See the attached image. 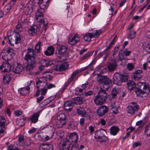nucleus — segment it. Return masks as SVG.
<instances>
[{"label": "nucleus", "instance_id": "nucleus-1", "mask_svg": "<svg viewBox=\"0 0 150 150\" xmlns=\"http://www.w3.org/2000/svg\"><path fill=\"white\" fill-rule=\"evenodd\" d=\"M99 84L103 85L104 89H101L93 99L94 103L96 105L103 104L107 99V94L105 90H107L111 86V80L107 77H102L98 80Z\"/></svg>", "mask_w": 150, "mask_h": 150}, {"label": "nucleus", "instance_id": "nucleus-2", "mask_svg": "<svg viewBox=\"0 0 150 150\" xmlns=\"http://www.w3.org/2000/svg\"><path fill=\"white\" fill-rule=\"evenodd\" d=\"M24 59L27 62L25 68L27 70H30L34 68L36 65V60L35 59L34 50L31 48L28 50L25 55Z\"/></svg>", "mask_w": 150, "mask_h": 150}, {"label": "nucleus", "instance_id": "nucleus-3", "mask_svg": "<svg viewBox=\"0 0 150 150\" xmlns=\"http://www.w3.org/2000/svg\"><path fill=\"white\" fill-rule=\"evenodd\" d=\"M150 91L148 83L144 82H139L136 86L135 92L137 96L143 98L148 95Z\"/></svg>", "mask_w": 150, "mask_h": 150}, {"label": "nucleus", "instance_id": "nucleus-4", "mask_svg": "<svg viewBox=\"0 0 150 150\" xmlns=\"http://www.w3.org/2000/svg\"><path fill=\"white\" fill-rule=\"evenodd\" d=\"M107 134V131L103 129H100L96 131L94 137L97 140L100 142H106L108 140V137L105 136Z\"/></svg>", "mask_w": 150, "mask_h": 150}, {"label": "nucleus", "instance_id": "nucleus-5", "mask_svg": "<svg viewBox=\"0 0 150 150\" xmlns=\"http://www.w3.org/2000/svg\"><path fill=\"white\" fill-rule=\"evenodd\" d=\"M68 47L65 46L61 45L59 46L56 51V54L58 57H60L62 58L61 59L62 60H64L66 59V57H64L67 56V50ZM61 61L62 60H58Z\"/></svg>", "mask_w": 150, "mask_h": 150}, {"label": "nucleus", "instance_id": "nucleus-6", "mask_svg": "<svg viewBox=\"0 0 150 150\" xmlns=\"http://www.w3.org/2000/svg\"><path fill=\"white\" fill-rule=\"evenodd\" d=\"M2 53V58L6 61L11 59L14 56L13 50L12 48L10 47L4 49Z\"/></svg>", "mask_w": 150, "mask_h": 150}, {"label": "nucleus", "instance_id": "nucleus-7", "mask_svg": "<svg viewBox=\"0 0 150 150\" xmlns=\"http://www.w3.org/2000/svg\"><path fill=\"white\" fill-rule=\"evenodd\" d=\"M66 116L63 113L58 115L55 119V124L57 127H61L65 125Z\"/></svg>", "mask_w": 150, "mask_h": 150}, {"label": "nucleus", "instance_id": "nucleus-8", "mask_svg": "<svg viewBox=\"0 0 150 150\" xmlns=\"http://www.w3.org/2000/svg\"><path fill=\"white\" fill-rule=\"evenodd\" d=\"M139 108V106L135 102H132L127 107V111L128 113L133 115L137 112Z\"/></svg>", "mask_w": 150, "mask_h": 150}, {"label": "nucleus", "instance_id": "nucleus-9", "mask_svg": "<svg viewBox=\"0 0 150 150\" xmlns=\"http://www.w3.org/2000/svg\"><path fill=\"white\" fill-rule=\"evenodd\" d=\"M59 148L61 150H69L70 148V143L66 139H63L59 143Z\"/></svg>", "mask_w": 150, "mask_h": 150}, {"label": "nucleus", "instance_id": "nucleus-10", "mask_svg": "<svg viewBox=\"0 0 150 150\" xmlns=\"http://www.w3.org/2000/svg\"><path fill=\"white\" fill-rule=\"evenodd\" d=\"M80 36L77 34H76L71 35L69 38L68 43L71 45H74L80 41Z\"/></svg>", "mask_w": 150, "mask_h": 150}, {"label": "nucleus", "instance_id": "nucleus-11", "mask_svg": "<svg viewBox=\"0 0 150 150\" xmlns=\"http://www.w3.org/2000/svg\"><path fill=\"white\" fill-rule=\"evenodd\" d=\"M32 1H30L26 5L24 9V12L26 15L30 14L35 8V6Z\"/></svg>", "mask_w": 150, "mask_h": 150}, {"label": "nucleus", "instance_id": "nucleus-12", "mask_svg": "<svg viewBox=\"0 0 150 150\" xmlns=\"http://www.w3.org/2000/svg\"><path fill=\"white\" fill-rule=\"evenodd\" d=\"M51 0H38V3L39 4V8L42 11H45V9L48 6L49 2Z\"/></svg>", "mask_w": 150, "mask_h": 150}, {"label": "nucleus", "instance_id": "nucleus-13", "mask_svg": "<svg viewBox=\"0 0 150 150\" xmlns=\"http://www.w3.org/2000/svg\"><path fill=\"white\" fill-rule=\"evenodd\" d=\"M37 85L36 88H38L40 87L43 88L46 86L47 84V81L46 79L44 78H38L36 81Z\"/></svg>", "mask_w": 150, "mask_h": 150}, {"label": "nucleus", "instance_id": "nucleus-14", "mask_svg": "<svg viewBox=\"0 0 150 150\" xmlns=\"http://www.w3.org/2000/svg\"><path fill=\"white\" fill-rule=\"evenodd\" d=\"M80 72L81 71L79 70H77L72 74L71 77L69 78L68 81L64 84V88H63V90L66 88L69 84L73 80L74 77L80 73Z\"/></svg>", "mask_w": 150, "mask_h": 150}, {"label": "nucleus", "instance_id": "nucleus-15", "mask_svg": "<svg viewBox=\"0 0 150 150\" xmlns=\"http://www.w3.org/2000/svg\"><path fill=\"white\" fill-rule=\"evenodd\" d=\"M11 66L8 62H4L0 66V71L2 72H8L10 71Z\"/></svg>", "mask_w": 150, "mask_h": 150}, {"label": "nucleus", "instance_id": "nucleus-16", "mask_svg": "<svg viewBox=\"0 0 150 150\" xmlns=\"http://www.w3.org/2000/svg\"><path fill=\"white\" fill-rule=\"evenodd\" d=\"M108 111V108L105 105L102 106L97 110V113L99 116H101L107 113Z\"/></svg>", "mask_w": 150, "mask_h": 150}, {"label": "nucleus", "instance_id": "nucleus-17", "mask_svg": "<svg viewBox=\"0 0 150 150\" xmlns=\"http://www.w3.org/2000/svg\"><path fill=\"white\" fill-rule=\"evenodd\" d=\"M6 121L5 118L3 117L0 116V134L3 133L6 129L5 124Z\"/></svg>", "mask_w": 150, "mask_h": 150}, {"label": "nucleus", "instance_id": "nucleus-18", "mask_svg": "<svg viewBox=\"0 0 150 150\" xmlns=\"http://www.w3.org/2000/svg\"><path fill=\"white\" fill-rule=\"evenodd\" d=\"M68 66V64L67 62H64L60 65H57L54 69L57 71H62L67 69Z\"/></svg>", "mask_w": 150, "mask_h": 150}, {"label": "nucleus", "instance_id": "nucleus-19", "mask_svg": "<svg viewBox=\"0 0 150 150\" xmlns=\"http://www.w3.org/2000/svg\"><path fill=\"white\" fill-rule=\"evenodd\" d=\"M78 137L79 136L76 132L71 133L69 135V141L70 142L76 143L78 140Z\"/></svg>", "mask_w": 150, "mask_h": 150}, {"label": "nucleus", "instance_id": "nucleus-20", "mask_svg": "<svg viewBox=\"0 0 150 150\" xmlns=\"http://www.w3.org/2000/svg\"><path fill=\"white\" fill-rule=\"evenodd\" d=\"M39 30V28L38 26L34 25L30 27L28 30V32L30 35H34L36 34L37 32Z\"/></svg>", "mask_w": 150, "mask_h": 150}, {"label": "nucleus", "instance_id": "nucleus-21", "mask_svg": "<svg viewBox=\"0 0 150 150\" xmlns=\"http://www.w3.org/2000/svg\"><path fill=\"white\" fill-rule=\"evenodd\" d=\"M53 146L50 144H43L39 147V150H53Z\"/></svg>", "mask_w": 150, "mask_h": 150}, {"label": "nucleus", "instance_id": "nucleus-22", "mask_svg": "<svg viewBox=\"0 0 150 150\" xmlns=\"http://www.w3.org/2000/svg\"><path fill=\"white\" fill-rule=\"evenodd\" d=\"M35 19L38 23H42L43 26H46L47 25L48 21L46 19L44 18V16L35 17Z\"/></svg>", "mask_w": 150, "mask_h": 150}, {"label": "nucleus", "instance_id": "nucleus-23", "mask_svg": "<svg viewBox=\"0 0 150 150\" xmlns=\"http://www.w3.org/2000/svg\"><path fill=\"white\" fill-rule=\"evenodd\" d=\"M143 75L142 71L141 70H136L133 74V78L136 80L141 78Z\"/></svg>", "mask_w": 150, "mask_h": 150}, {"label": "nucleus", "instance_id": "nucleus-24", "mask_svg": "<svg viewBox=\"0 0 150 150\" xmlns=\"http://www.w3.org/2000/svg\"><path fill=\"white\" fill-rule=\"evenodd\" d=\"M117 66V64L116 61L115 60L109 63L107 68L109 71H112L115 69Z\"/></svg>", "mask_w": 150, "mask_h": 150}, {"label": "nucleus", "instance_id": "nucleus-25", "mask_svg": "<svg viewBox=\"0 0 150 150\" xmlns=\"http://www.w3.org/2000/svg\"><path fill=\"white\" fill-rule=\"evenodd\" d=\"M86 108L80 107L77 109L76 111L79 115L85 117L88 115V113L86 111Z\"/></svg>", "mask_w": 150, "mask_h": 150}, {"label": "nucleus", "instance_id": "nucleus-26", "mask_svg": "<svg viewBox=\"0 0 150 150\" xmlns=\"http://www.w3.org/2000/svg\"><path fill=\"white\" fill-rule=\"evenodd\" d=\"M40 114L38 112L33 114L29 118V120L34 123L37 122L38 121V118L39 117Z\"/></svg>", "mask_w": 150, "mask_h": 150}, {"label": "nucleus", "instance_id": "nucleus-27", "mask_svg": "<svg viewBox=\"0 0 150 150\" xmlns=\"http://www.w3.org/2000/svg\"><path fill=\"white\" fill-rule=\"evenodd\" d=\"M23 70V68L21 64H17V66L15 68L13 69V71L16 74H19L22 72Z\"/></svg>", "mask_w": 150, "mask_h": 150}, {"label": "nucleus", "instance_id": "nucleus-28", "mask_svg": "<svg viewBox=\"0 0 150 150\" xmlns=\"http://www.w3.org/2000/svg\"><path fill=\"white\" fill-rule=\"evenodd\" d=\"M52 71H51L47 70L42 73L43 77L44 78H46L49 79L50 80L52 79L53 77L51 76V74Z\"/></svg>", "mask_w": 150, "mask_h": 150}, {"label": "nucleus", "instance_id": "nucleus-29", "mask_svg": "<svg viewBox=\"0 0 150 150\" xmlns=\"http://www.w3.org/2000/svg\"><path fill=\"white\" fill-rule=\"evenodd\" d=\"M54 51L53 47L50 46L47 48V50L44 52V53L47 56H51L53 54Z\"/></svg>", "mask_w": 150, "mask_h": 150}, {"label": "nucleus", "instance_id": "nucleus-30", "mask_svg": "<svg viewBox=\"0 0 150 150\" xmlns=\"http://www.w3.org/2000/svg\"><path fill=\"white\" fill-rule=\"evenodd\" d=\"M83 100V98L81 97H75L72 100V103L73 104L80 105L81 104Z\"/></svg>", "mask_w": 150, "mask_h": 150}, {"label": "nucleus", "instance_id": "nucleus-31", "mask_svg": "<svg viewBox=\"0 0 150 150\" xmlns=\"http://www.w3.org/2000/svg\"><path fill=\"white\" fill-rule=\"evenodd\" d=\"M18 140L19 142L22 143V146L24 148L29 146V144L25 142V141L24 140V137L23 135H21L19 137Z\"/></svg>", "mask_w": 150, "mask_h": 150}, {"label": "nucleus", "instance_id": "nucleus-32", "mask_svg": "<svg viewBox=\"0 0 150 150\" xmlns=\"http://www.w3.org/2000/svg\"><path fill=\"white\" fill-rule=\"evenodd\" d=\"M113 83L117 85H120L121 82L119 74H114L113 77Z\"/></svg>", "mask_w": 150, "mask_h": 150}, {"label": "nucleus", "instance_id": "nucleus-33", "mask_svg": "<svg viewBox=\"0 0 150 150\" xmlns=\"http://www.w3.org/2000/svg\"><path fill=\"white\" fill-rule=\"evenodd\" d=\"M110 134L115 136L119 132V129L117 127L113 126L110 128Z\"/></svg>", "mask_w": 150, "mask_h": 150}, {"label": "nucleus", "instance_id": "nucleus-34", "mask_svg": "<svg viewBox=\"0 0 150 150\" xmlns=\"http://www.w3.org/2000/svg\"><path fill=\"white\" fill-rule=\"evenodd\" d=\"M11 79V75L9 74H6L3 78V83L5 84H8L9 82H10Z\"/></svg>", "mask_w": 150, "mask_h": 150}, {"label": "nucleus", "instance_id": "nucleus-35", "mask_svg": "<svg viewBox=\"0 0 150 150\" xmlns=\"http://www.w3.org/2000/svg\"><path fill=\"white\" fill-rule=\"evenodd\" d=\"M30 88L28 86L21 88L20 90V93L23 96L27 95L29 93Z\"/></svg>", "mask_w": 150, "mask_h": 150}, {"label": "nucleus", "instance_id": "nucleus-36", "mask_svg": "<svg viewBox=\"0 0 150 150\" xmlns=\"http://www.w3.org/2000/svg\"><path fill=\"white\" fill-rule=\"evenodd\" d=\"M15 40L11 41L12 42L11 43L12 44H14V43L17 44L18 43L21 41V37L18 33H16L15 36Z\"/></svg>", "mask_w": 150, "mask_h": 150}, {"label": "nucleus", "instance_id": "nucleus-37", "mask_svg": "<svg viewBox=\"0 0 150 150\" xmlns=\"http://www.w3.org/2000/svg\"><path fill=\"white\" fill-rule=\"evenodd\" d=\"M127 88L129 90H133L136 87V85L134 82L130 81L127 83Z\"/></svg>", "mask_w": 150, "mask_h": 150}, {"label": "nucleus", "instance_id": "nucleus-38", "mask_svg": "<svg viewBox=\"0 0 150 150\" xmlns=\"http://www.w3.org/2000/svg\"><path fill=\"white\" fill-rule=\"evenodd\" d=\"M55 98L54 96L52 97L49 98L48 99L44 100L41 103L42 105L45 106L50 103Z\"/></svg>", "mask_w": 150, "mask_h": 150}, {"label": "nucleus", "instance_id": "nucleus-39", "mask_svg": "<svg viewBox=\"0 0 150 150\" xmlns=\"http://www.w3.org/2000/svg\"><path fill=\"white\" fill-rule=\"evenodd\" d=\"M73 103L70 100L67 101L64 104V108L65 110H68V111H70L71 110V108H70Z\"/></svg>", "mask_w": 150, "mask_h": 150}, {"label": "nucleus", "instance_id": "nucleus-40", "mask_svg": "<svg viewBox=\"0 0 150 150\" xmlns=\"http://www.w3.org/2000/svg\"><path fill=\"white\" fill-rule=\"evenodd\" d=\"M93 38L91 33H86L83 36L84 40L86 41L89 42L91 41V38Z\"/></svg>", "mask_w": 150, "mask_h": 150}, {"label": "nucleus", "instance_id": "nucleus-41", "mask_svg": "<svg viewBox=\"0 0 150 150\" xmlns=\"http://www.w3.org/2000/svg\"><path fill=\"white\" fill-rule=\"evenodd\" d=\"M118 93V90L115 88L113 89L112 91L111 97L109 99L111 100L112 99L115 98V97L117 96Z\"/></svg>", "mask_w": 150, "mask_h": 150}, {"label": "nucleus", "instance_id": "nucleus-42", "mask_svg": "<svg viewBox=\"0 0 150 150\" xmlns=\"http://www.w3.org/2000/svg\"><path fill=\"white\" fill-rule=\"evenodd\" d=\"M42 45V43L39 42L35 45V51L36 52L38 53L41 50V46Z\"/></svg>", "mask_w": 150, "mask_h": 150}, {"label": "nucleus", "instance_id": "nucleus-43", "mask_svg": "<svg viewBox=\"0 0 150 150\" xmlns=\"http://www.w3.org/2000/svg\"><path fill=\"white\" fill-rule=\"evenodd\" d=\"M78 125V123L76 121H71L69 125V128L74 129Z\"/></svg>", "mask_w": 150, "mask_h": 150}, {"label": "nucleus", "instance_id": "nucleus-44", "mask_svg": "<svg viewBox=\"0 0 150 150\" xmlns=\"http://www.w3.org/2000/svg\"><path fill=\"white\" fill-rule=\"evenodd\" d=\"M44 12V11H42L39 8H38V11L36 13L35 17L44 16L43 13Z\"/></svg>", "mask_w": 150, "mask_h": 150}, {"label": "nucleus", "instance_id": "nucleus-45", "mask_svg": "<svg viewBox=\"0 0 150 150\" xmlns=\"http://www.w3.org/2000/svg\"><path fill=\"white\" fill-rule=\"evenodd\" d=\"M144 132L147 137H149L150 136V124L146 126Z\"/></svg>", "mask_w": 150, "mask_h": 150}, {"label": "nucleus", "instance_id": "nucleus-46", "mask_svg": "<svg viewBox=\"0 0 150 150\" xmlns=\"http://www.w3.org/2000/svg\"><path fill=\"white\" fill-rule=\"evenodd\" d=\"M75 93L77 95H81L83 91V89H81L80 88L77 87L75 89Z\"/></svg>", "mask_w": 150, "mask_h": 150}, {"label": "nucleus", "instance_id": "nucleus-47", "mask_svg": "<svg viewBox=\"0 0 150 150\" xmlns=\"http://www.w3.org/2000/svg\"><path fill=\"white\" fill-rule=\"evenodd\" d=\"M120 78L121 82H125L127 81L128 77L126 75H125L124 74L120 75Z\"/></svg>", "mask_w": 150, "mask_h": 150}, {"label": "nucleus", "instance_id": "nucleus-48", "mask_svg": "<svg viewBox=\"0 0 150 150\" xmlns=\"http://www.w3.org/2000/svg\"><path fill=\"white\" fill-rule=\"evenodd\" d=\"M114 5H113V7H111L109 9V13L110 15H111V16H110L111 17H112V15L113 14L115 15L117 12V10H115L114 13L113 12L114 11Z\"/></svg>", "mask_w": 150, "mask_h": 150}, {"label": "nucleus", "instance_id": "nucleus-49", "mask_svg": "<svg viewBox=\"0 0 150 150\" xmlns=\"http://www.w3.org/2000/svg\"><path fill=\"white\" fill-rule=\"evenodd\" d=\"M8 150H29L24 149H22L21 148L20 149L16 148V146H14L13 145H11L8 148Z\"/></svg>", "mask_w": 150, "mask_h": 150}, {"label": "nucleus", "instance_id": "nucleus-50", "mask_svg": "<svg viewBox=\"0 0 150 150\" xmlns=\"http://www.w3.org/2000/svg\"><path fill=\"white\" fill-rule=\"evenodd\" d=\"M93 52H90L86 54L82 57V60H84L88 59L92 55Z\"/></svg>", "mask_w": 150, "mask_h": 150}, {"label": "nucleus", "instance_id": "nucleus-51", "mask_svg": "<svg viewBox=\"0 0 150 150\" xmlns=\"http://www.w3.org/2000/svg\"><path fill=\"white\" fill-rule=\"evenodd\" d=\"M11 8V7L9 4H7L4 8V12L5 14H6L9 11Z\"/></svg>", "mask_w": 150, "mask_h": 150}, {"label": "nucleus", "instance_id": "nucleus-52", "mask_svg": "<svg viewBox=\"0 0 150 150\" xmlns=\"http://www.w3.org/2000/svg\"><path fill=\"white\" fill-rule=\"evenodd\" d=\"M136 33L134 31H131L128 36V38L130 39H133L136 36Z\"/></svg>", "mask_w": 150, "mask_h": 150}, {"label": "nucleus", "instance_id": "nucleus-53", "mask_svg": "<svg viewBox=\"0 0 150 150\" xmlns=\"http://www.w3.org/2000/svg\"><path fill=\"white\" fill-rule=\"evenodd\" d=\"M143 49L147 53L150 54V43H148L144 46Z\"/></svg>", "mask_w": 150, "mask_h": 150}, {"label": "nucleus", "instance_id": "nucleus-54", "mask_svg": "<svg viewBox=\"0 0 150 150\" xmlns=\"http://www.w3.org/2000/svg\"><path fill=\"white\" fill-rule=\"evenodd\" d=\"M101 30H97L94 32L92 33V35L93 37H95L98 36L101 33Z\"/></svg>", "mask_w": 150, "mask_h": 150}, {"label": "nucleus", "instance_id": "nucleus-55", "mask_svg": "<svg viewBox=\"0 0 150 150\" xmlns=\"http://www.w3.org/2000/svg\"><path fill=\"white\" fill-rule=\"evenodd\" d=\"M54 134V133L52 132L51 134L50 135V136H46L45 137H44V141H48L50 139H51L53 135Z\"/></svg>", "mask_w": 150, "mask_h": 150}, {"label": "nucleus", "instance_id": "nucleus-56", "mask_svg": "<svg viewBox=\"0 0 150 150\" xmlns=\"http://www.w3.org/2000/svg\"><path fill=\"white\" fill-rule=\"evenodd\" d=\"M56 134L60 138H62L64 135V133L63 131L60 130L57 132Z\"/></svg>", "mask_w": 150, "mask_h": 150}, {"label": "nucleus", "instance_id": "nucleus-57", "mask_svg": "<svg viewBox=\"0 0 150 150\" xmlns=\"http://www.w3.org/2000/svg\"><path fill=\"white\" fill-rule=\"evenodd\" d=\"M117 36H115L114 38L113 39L112 42L110 44L109 46H108V47H107V48L105 50V51H106L108 49L110 48L111 46H112V45L114 44V43L115 42V39L116 38Z\"/></svg>", "mask_w": 150, "mask_h": 150}, {"label": "nucleus", "instance_id": "nucleus-58", "mask_svg": "<svg viewBox=\"0 0 150 150\" xmlns=\"http://www.w3.org/2000/svg\"><path fill=\"white\" fill-rule=\"evenodd\" d=\"M47 91V89L46 88V86L41 89V94L42 95H45Z\"/></svg>", "mask_w": 150, "mask_h": 150}, {"label": "nucleus", "instance_id": "nucleus-59", "mask_svg": "<svg viewBox=\"0 0 150 150\" xmlns=\"http://www.w3.org/2000/svg\"><path fill=\"white\" fill-rule=\"evenodd\" d=\"M48 61L47 60L43 59L40 62L41 65L47 67V64L48 63Z\"/></svg>", "mask_w": 150, "mask_h": 150}, {"label": "nucleus", "instance_id": "nucleus-60", "mask_svg": "<svg viewBox=\"0 0 150 150\" xmlns=\"http://www.w3.org/2000/svg\"><path fill=\"white\" fill-rule=\"evenodd\" d=\"M97 61V59L96 57L94 58L92 60L91 63L85 68V69L83 70H85L86 69H87V68H88L89 66L91 64H93V65L95 63H96V61Z\"/></svg>", "mask_w": 150, "mask_h": 150}, {"label": "nucleus", "instance_id": "nucleus-61", "mask_svg": "<svg viewBox=\"0 0 150 150\" xmlns=\"http://www.w3.org/2000/svg\"><path fill=\"white\" fill-rule=\"evenodd\" d=\"M93 93V92L92 91H88L85 92L84 93V96L87 97L88 96H90L92 95Z\"/></svg>", "mask_w": 150, "mask_h": 150}, {"label": "nucleus", "instance_id": "nucleus-62", "mask_svg": "<svg viewBox=\"0 0 150 150\" xmlns=\"http://www.w3.org/2000/svg\"><path fill=\"white\" fill-rule=\"evenodd\" d=\"M125 58V55L123 53H119V59L120 61H121L124 59Z\"/></svg>", "mask_w": 150, "mask_h": 150}, {"label": "nucleus", "instance_id": "nucleus-63", "mask_svg": "<svg viewBox=\"0 0 150 150\" xmlns=\"http://www.w3.org/2000/svg\"><path fill=\"white\" fill-rule=\"evenodd\" d=\"M98 124H101V125L104 126L106 124V121L104 119H101L98 122Z\"/></svg>", "mask_w": 150, "mask_h": 150}, {"label": "nucleus", "instance_id": "nucleus-64", "mask_svg": "<svg viewBox=\"0 0 150 150\" xmlns=\"http://www.w3.org/2000/svg\"><path fill=\"white\" fill-rule=\"evenodd\" d=\"M88 129L91 134L92 135L93 134L94 131V127L93 126H90L88 128Z\"/></svg>", "mask_w": 150, "mask_h": 150}]
</instances>
